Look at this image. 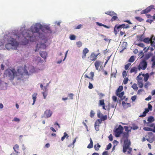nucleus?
<instances>
[{
  "label": "nucleus",
  "instance_id": "e2e57ef3",
  "mask_svg": "<svg viewBox=\"0 0 155 155\" xmlns=\"http://www.w3.org/2000/svg\"><path fill=\"white\" fill-rule=\"evenodd\" d=\"M154 20L153 19H148L146 21V22L150 23V24L153 22Z\"/></svg>",
  "mask_w": 155,
  "mask_h": 155
},
{
  "label": "nucleus",
  "instance_id": "4468645a",
  "mask_svg": "<svg viewBox=\"0 0 155 155\" xmlns=\"http://www.w3.org/2000/svg\"><path fill=\"white\" fill-rule=\"evenodd\" d=\"M89 51V50L87 48H85L83 49L82 52V58H85L86 54L88 53Z\"/></svg>",
  "mask_w": 155,
  "mask_h": 155
},
{
  "label": "nucleus",
  "instance_id": "b1692460",
  "mask_svg": "<svg viewBox=\"0 0 155 155\" xmlns=\"http://www.w3.org/2000/svg\"><path fill=\"white\" fill-rule=\"evenodd\" d=\"M151 40V38H144L143 40V41L147 44H149L150 43Z\"/></svg>",
  "mask_w": 155,
  "mask_h": 155
},
{
  "label": "nucleus",
  "instance_id": "393cba45",
  "mask_svg": "<svg viewBox=\"0 0 155 155\" xmlns=\"http://www.w3.org/2000/svg\"><path fill=\"white\" fill-rule=\"evenodd\" d=\"M137 68L135 67H134L133 68H132L130 70V73H131L134 72L136 74L137 72Z\"/></svg>",
  "mask_w": 155,
  "mask_h": 155
},
{
  "label": "nucleus",
  "instance_id": "e433bc0d",
  "mask_svg": "<svg viewBox=\"0 0 155 155\" xmlns=\"http://www.w3.org/2000/svg\"><path fill=\"white\" fill-rule=\"evenodd\" d=\"M118 18L117 15H114L112 17L110 21H113L115 20H116Z\"/></svg>",
  "mask_w": 155,
  "mask_h": 155
},
{
  "label": "nucleus",
  "instance_id": "bf43d9fd",
  "mask_svg": "<svg viewBox=\"0 0 155 155\" xmlns=\"http://www.w3.org/2000/svg\"><path fill=\"white\" fill-rule=\"evenodd\" d=\"M152 106L150 104H149L147 109H149V110H151L152 109Z\"/></svg>",
  "mask_w": 155,
  "mask_h": 155
},
{
  "label": "nucleus",
  "instance_id": "2f4dec72",
  "mask_svg": "<svg viewBox=\"0 0 155 155\" xmlns=\"http://www.w3.org/2000/svg\"><path fill=\"white\" fill-rule=\"evenodd\" d=\"M101 119H100L101 120V122L102 121H104L107 119V116L106 115L103 116V115L100 118Z\"/></svg>",
  "mask_w": 155,
  "mask_h": 155
},
{
  "label": "nucleus",
  "instance_id": "bb28decb",
  "mask_svg": "<svg viewBox=\"0 0 155 155\" xmlns=\"http://www.w3.org/2000/svg\"><path fill=\"white\" fill-rule=\"evenodd\" d=\"M13 148L15 151L17 153H18V151H17L18 150L19 148V146L18 144H15L14 147H13Z\"/></svg>",
  "mask_w": 155,
  "mask_h": 155
},
{
  "label": "nucleus",
  "instance_id": "79ce46f5",
  "mask_svg": "<svg viewBox=\"0 0 155 155\" xmlns=\"http://www.w3.org/2000/svg\"><path fill=\"white\" fill-rule=\"evenodd\" d=\"M128 79L127 78H125L123 81V83L124 84H127Z\"/></svg>",
  "mask_w": 155,
  "mask_h": 155
},
{
  "label": "nucleus",
  "instance_id": "58836bf2",
  "mask_svg": "<svg viewBox=\"0 0 155 155\" xmlns=\"http://www.w3.org/2000/svg\"><path fill=\"white\" fill-rule=\"evenodd\" d=\"M136 45H137L138 46L141 47V48H144V45L143 43H139L138 44H136Z\"/></svg>",
  "mask_w": 155,
  "mask_h": 155
},
{
  "label": "nucleus",
  "instance_id": "dca6fc26",
  "mask_svg": "<svg viewBox=\"0 0 155 155\" xmlns=\"http://www.w3.org/2000/svg\"><path fill=\"white\" fill-rule=\"evenodd\" d=\"M129 136V134L127 133L124 132L123 133L122 137L123 139H125V140H128V138Z\"/></svg>",
  "mask_w": 155,
  "mask_h": 155
},
{
  "label": "nucleus",
  "instance_id": "6e6d98bb",
  "mask_svg": "<svg viewBox=\"0 0 155 155\" xmlns=\"http://www.w3.org/2000/svg\"><path fill=\"white\" fill-rule=\"evenodd\" d=\"M143 35H142L139 37V40L140 41H143Z\"/></svg>",
  "mask_w": 155,
  "mask_h": 155
},
{
  "label": "nucleus",
  "instance_id": "a211bd4d",
  "mask_svg": "<svg viewBox=\"0 0 155 155\" xmlns=\"http://www.w3.org/2000/svg\"><path fill=\"white\" fill-rule=\"evenodd\" d=\"M40 56L44 59L47 57V53L45 51H42L40 53Z\"/></svg>",
  "mask_w": 155,
  "mask_h": 155
},
{
  "label": "nucleus",
  "instance_id": "f03ea898",
  "mask_svg": "<svg viewBox=\"0 0 155 155\" xmlns=\"http://www.w3.org/2000/svg\"><path fill=\"white\" fill-rule=\"evenodd\" d=\"M5 74L6 76L10 80H13L15 76L20 75L21 77L24 74H25L28 75L27 71L22 67H20L18 68L17 72L14 69H7L5 71Z\"/></svg>",
  "mask_w": 155,
  "mask_h": 155
},
{
  "label": "nucleus",
  "instance_id": "f8f14e48",
  "mask_svg": "<svg viewBox=\"0 0 155 155\" xmlns=\"http://www.w3.org/2000/svg\"><path fill=\"white\" fill-rule=\"evenodd\" d=\"M52 114V112L50 110H47L44 112V116L45 117L49 118L51 116Z\"/></svg>",
  "mask_w": 155,
  "mask_h": 155
},
{
  "label": "nucleus",
  "instance_id": "9b49d317",
  "mask_svg": "<svg viewBox=\"0 0 155 155\" xmlns=\"http://www.w3.org/2000/svg\"><path fill=\"white\" fill-rule=\"evenodd\" d=\"M46 47V45L45 43L41 42L38 43L37 45L36 48L35 50V51L36 52L37 51L41 50V49H45Z\"/></svg>",
  "mask_w": 155,
  "mask_h": 155
},
{
  "label": "nucleus",
  "instance_id": "09e8293b",
  "mask_svg": "<svg viewBox=\"0 0 155 155\" xmlns=\"http://www.w3.org/2000/svg\"><path fill=\"white\" fill-rule=\"evenodd\" d=\"M76 45L78 47H80L82 45V43L81 41H78L76 42Z\"/></svg>",
  "mask_w": 155,
  "mask_h": 155
},
{
  "label": "nucleus",
  "instance_id": "423d86ee",
  "mask_svg": "<svg viewBox=\"0 0 155 155\" xmlns=\"http://www.w3.org/2000/svg\"><path fill=\"white\" fill-rule=\"evenodd\" d=\"M129 27V25L128 24L126 25L125 24H123L118 26H117V25H116L114 28V32L115 35H116L117 33L116 30H117L118 31H119L122 28H127Z\"/></svg>",
  "mask_w": 155,
  "mask_h": 155
},
{
  "label": "nucleus",
  "instance_id": "338daca9",
  "mask_svg": "<svg viewBox=\"0 0 155 155\" xmlns=\"http://www.w3.org/2000/svg\"><path fill=\"white\" fill-rule=\"evenodd\" d=\"M68 96L70 99H72L73 96V94H68Z\"/></svg>",
  "mask_w": 155,
  "mask_h": 155
},
{
  "label": "nucleus",
  "instance_id": "72a5a7b5",
  "mask_svg": "<svg viewBox=\"0 0 155 155\" xmlns=\"http://www.w3.org/2000/svg\"><path fill=\"white\" fill-rule=\"evenodd\" d=\"M101 123V120L100 119H98L95 122L94 125H99Z\"/></svg>",
  "mask_w": 155,
  "mask_h": 155
},
{
  "label": "nucleus",
  "instance_id": "13d9d810",
  "mask_svg": "<svg viewBox=\"0 0 155 155\" xmlns=\"http://www.w3.org/2000/svg\"><path fill=\"white\" fill-rule=\"evenodd\" d=\"M137 96L136 95H134L131 97V100L133 101H134L136 99Z\"/></svg>",
  "mask_w": 155,
  "mask_h": 155
},
{
  "label": "nucleus",
  "instance_id": "3c124183",
  "mask_svg": "<svg viewBox=\"0 0 155 155\" xmlns=\"http://www.w3.org/2000/svg\"><path fill=\"white\" fill-rule=\"evenodd\" d=\"M150 83L149 82H147L144 84V87L146 88H147L148 86L150 85Z\"/></svg>",
  "mask_w": 155,
  "mask_h": 155
},
{
  "label": "nucleus",
  "instance_id": "69168bd1",
  "mask_svg": "<svg viewBox=\"0 0 155 155\" xmlns=\"http://www.w3.org/2000/svg\"><path fill=\"white\" fill-rule=\"evenodd\" d=\"M94 127L96 130L98 131L99 130V125H94Z\"/></svg>",
  "mask_w": 155,
  "mask_h": 155
},
{
  "label": "nucleus",
  "instance_id": "39448f33",
  "mask_svg": "<svg viewBox=\"0 0 155 155\" xmlns=\"http://www.w3.org/2000/svg\"><path fill=\"white\" fill-rule=\"evenodd\" d=\"M124 144L123 147V152L125 153L127 149L128 150L127 151L128 154H130L132 151V148L129 147L131 144L129 140H125L124 141Z\"/></svg>",
  "mask_w": 155,
  "mask_h": 155
},
{
  "label": "nucleus",
  "instance_id": "cd10ccee",
  "mask_svg": "<svg viewBox=\"0 0 155 155\" xmlns=\"http://www.w3.org/2000/svg\"><path fill=\"white\" fill-rule=\"evenodd\" d=\"M131 87L135 91H137L138 89L137 84L136 83L134 84L131 86Z\"/></svg>",
  "mask_w": 155,
  "mask_h": 155
},
{
  "label": "nucleus",
  "instance_id": "1a4fd4ad",
  "mask_svg": "<svg viewBox=\"0 0 155 155\" xmlns=\"http://www.w3.org/2000/svg\"><path fill=\"white\" fill-rule=\"evenodd\" d=\"M123 129V127L120 125L114 131L115 136L116 137H119L120 134L122 133Z\"/></svg>",
  "mask_w": 155,
  "mask_h": 155
},
{
  "label": "nucleus",
  "instance_id": "4c0bfd02",
  "mask_svg": "<svg viewBox=\"0 0 155 155\" xmlns=\"http://www.w3.org/2000/svg\"><path fill=\"white\" fill-rule=\"evenodd\" d=\"M64 136L61 137V140L62 141H63L65 138L67 137V138L68 137V134H67V133L66 132H64Z\"/></svg>",
  "mask_w": 155,
  "mask_h": 155
},
{
  "label": "nucleus",
  "instance_id": "4be33fe9",
  "mask_svg": "<svg viewBox=\"0 0 155 155\" xmlns=\"http://www.w3.org/2000/svg\"><path fill=\"white\" fill-rule=\"evenodd\" d=\"M37 95L38 94L37 93H34L32 95V99L33 100V102L32 103V105H33L35 103Z\"/></svg>",
  "mask_w": 155,
  "mask_h": 155
},
{
  "label": "nucleus",
  "instance_id": "603ef678",
  "mask_svg": "<svg viewBox=\"0 0 155 155\" xmlns=\"http://www.w3.org/2000/svg\"><path fill=\"white\" fill-rule=\"evenodd\" d=\"M111 143H109V144L107 146L106 150H107L110 149L111 148Z\"/></svg>",
  "mask_w": 155,
  "mask_h": 155
},
{
  "label": "nucleus",
  "instance_id": "5701e85b",
  "mask_svg": "<svg viewBox=\"0 0 155 155\" xmlns=\"http://www.w3.org/2000/svg\"><path fill=\"white\" fill-rule=\"evenodd\" d=\"M90 143L87 146V148L89 149L93 147V142L91 138H90Z\"/></svg>",
  "mask_w": 155,
  "mask_h": 155
},
{
  "label": "nucleus",
  "instance_id": "a18cd8bd",
  "mask_svg": "<svg viewBox=\"0 0 155 155\" xmlns=\"http://www.w3.org/2000/svg\"><path fill=\"white\" fill-rule=\"evenodd\" d=\"M103 115V114L100 111H99L97 112V116L98 118H100Z\"/></svg>",
  "mask_w": 155,
  "mask_h": 155
},
{
  "label": "nucleus",
  "instance_id": "774afa93",
  "mask_svg": "<svg viewBox=\"0 0 155 155\" xmlns=\"http://www.w3.org/2000/svg\"><path fill=\"white\" fill-rule=\"evenodd\" d=\"M124 34H125V31H121L120 33V35L122 36H123Z\"/></svg>",
  "mask_w": 155,
  "mask_h": 155
},
{
  "label": "nucleus",
  "instance_id": "4d7b16f0",
  "mask_svg": "<svg viewBox=\"0 0 155 155\" xmlns=\"http://www.w3.org/2000/svg\"><path fill=\"white\" fill-rule=\"evenodd\" d=\"M19 121H20L19 119L17 117H15L14 118V119L12 120L13 121H16V122H19Z\"/></svg>",
  "mask_w": 155,
  "mask_h": 155
},
{
  "label": "nucleus",
  "instance_id": "20e7f679",
  "mask_svg": "<svg viewBox=\"0 0 155 155\" xmlns=\"http://www.w3.org/2000/svg\"><path fill=\"white\" fill-rule=\"evenodd\" d=\"M149 74L148 73L145 74H141L139 73L136 79L137 81V84L140 88H142L143 86V78L144 77V80L145 82H147L149 78Z\"/></svg>",
  "mask_w": 155,
  "mask_h": 155
},
{
  "label": "nucleus",
  "instance_id": "f704fd0d",
  "mask_svg": "<svg viewBox=\"0 0 155 155\" xmlns=\"http://www.w3.org/2000/svg\"><path fill=\"white\" fill-rule=\"evenodd\" d=\"M154 119L153 117H149L147 120V121L150 122H153L154 121Z\"/></svg>",
  "mask_w": 155,
  "mask_h": 155
},
{
  "label": "nucleus",
  "instance_id": "aec40b11",
  "mask_svg": "<svg viewBox=\"0 0 155 155\" xmlns=\"http://www.w3.org/2000/svg\"><path fill=\"white\" fill-rule=\"evenodd\" d=\"M105 14L111 16H113L114 15H117V14L115 13L114 12L111 11H109L105 12Z\"/></svg>",
  "mask_w": 155,
  "mask_h": 155
},
{
  "label": "nucleus",
  "instance_id": "ea45409f",
  "mask_svg": "<svg viewBox=\"0 0 155 155\" xmlns=\"http://www.w3.org/2000/svg\"><path fill=\"white\" fill-rule=\"evenodd\" d=\"M83 27V25L81 24H80L77 26L75 27L74 28V29H78L81 28Z\"/></svg>",
  "mask_w": 155,
  "mask_h": 155
},
{
  "label": "nucleus",
  "instance_id": "f257e3e1",
  "mask_svg": "<svg viewBox=\"0 0 155 155\" xmlns=\"http://www.w3.org/2000/svg\"><path fill=\"white\" fill-rule=\"evenodd\" d=\"M42 25L39 23H36L33 25L31 27V30H27L26 31H23L22 32V35L25 39L27 42L29 41L31 42L35 41L37 37L40 38L42 37V33L39 32L40 30H41Z\"/></svg>",
  "mask_w": 155,
  "mask_h": 155
},
{
  "label": "nucleus",
  "instance_id": "9d476101",
  "mask_svg": "<svg viewBox=\"0 0 155 155\" xmlns=\"http://www.w3.org/2000/svg\"><path fill=\"white\" fill-rule=\"evenodd\" d=\"M147 66V63L145 60H143L140 62L138 68L139 70L142 69L143 70H145Z\"/></svg>",
  "mask_w": 155,
  "mask_h": 155
},
{
  "label": "nucleus",
  "instance_id": "5fc2aeb1",
  "mask_svg": "<svg viewBox=\"0 0 155 155\" xmlns=\"http://www.w3.org/2000/svg\"><path fill=\"white\" fill-rule=\"evenodd\" d=\"M122 75L123 77H125L127 75V73L126 71H124L122 73Z\"/></svg>",
  "mask_w": 155,
  "mask_h": 155
},
{
  "label": "nucleus",
  "instance_id": "680f3d73",
  "mask_svg": "<svg viewBox=\"0 0 155 155\" xmlns=\"http://www.w3.org/2000/svg\"><path fill=\"white\" fill-rule=\"evenodd\" d=\"M112 98L113 101L114 102L116 101L117 100V98L115 96H113Z\"/></svg>",
  "mask_w": 155,
  "mask_h": 155
},
{
  "label": "nucleus",
  "instance_id": "49530a36",
  "mask_svg": "<svg viewBox=\"0 0 155 155\" xmlns=\"http://www.w3.org/2000/svg\"><path fill=\"white\" fill-rule=\"evenodd\" d=\"M135 18L137 20V21H139L140 22H141V21H142L143 20V19H142L140 17H135Z\"/></svg>",
  "mask_w": 155,
  "mask_h": 155
},
{
  "label": "nucleus",
  "instance_id": "864d4df0",
  "mask_svg": "<svg viewBox=\"0 0 155 155\" xmlns=\"http://www.w3.org/2000/svg\"><path fill=\"white\" fill-rule=\"evenodd\" d=\"M42 94L44 97V99H45L47 95V93L46 92H42Z\"/></svg>",
  "mask_w": 155,
  "mask_h": 155
},
{
  "label": "nucleus",
  "instance_id": "c756f323",
  "mask_svg": "<svg viewBox=\"0 0 155 155\" xmlns=\"http://www.w3.org/2000/svg\"><path fill=\"white\" fill-rule=\"evenodd\" d=\"M124 91H123L120 93H116V95L118 96L119 97L121 98H122L124 95Z\"/></svg>",
  "mask_w": 155,
  "mask_h": 155
},
{
  "label": "nucleus",
  "instance_id": "6e6552de",
  "mask_svg": "<svg viewBox=\"0 0 155 155\" xmlns=\"http://www.w3.org/2000/svg\"><path fill=\"white\" fill-rule=\"evenodd\" d=\"M41 30L43 33H51L52 32V31L49 25H42Z\"/></svg>",
  "mask_w": 155,
  "mask_h": 155
},
{
  "label": "nucleus",
  "instance_id": "a19ab883",
  "mask_svg": "<svg viewBox=\"0 0 155 155\" xmlns=\"http://www.w3.org/2000/svg\"><path fill=\"white\" fill-rule=\"evenodd\" d=\"M143 130L145 131H152V128H150L148 127H145L143 128Z\"/></svg>",
  "mask_w": 155,
  "mask_h": 155
},
{
  "label": "nucleus",
  "instance_id": "052dcab7",
  "mask_svg": "<svg viewBox=\"0 0 155 155\" xmlns=\"http://www.w3.org/2000/svg\"><path fill=\"white\" fill-rule=\"evenodd\" d=\"M110 141H112L113 140V136L111 134H110L108 137Z\"/></svg>",
  "mask_w": 155,
  "mask_h": 155
},
{
  "label": "nucleus",
  "instance_id": "2eb2a0df",
  "mask_svg": "<svg viewBox=\"0 0 155 155\" xmlns=\"http://www.w3.org/2000/svg\"><path fill=\"white\" fill-rule=\"evenodd\" d=\"M104 101V99L100 100L99 101V106H102L103 107V109L104 110H106V109L105 108Z\"/></svg>",
  "mask_w": 155,
  "mask_h": 155
},
{
  "label": "nucleus",
  "instance_id": "de8ad7c7",
  "mask_svg": "<svg viewBox=\"0 0 155 155\" xmlns=\"http://www.w3.org/2000/svg\"><path fill=\"white\" fill-rule=\"evenodd\" d=\"M95 114V113H94V111L93 110H91L90 112V116L91 118L93 117Z\"/></svg>",
  "mask_w": 155,
  "mask_h": 155
},
{
  "label": "nucleus",
  "instance_id": "37998d69",
  "mask_svg": "<svg viewBox=\"0 0 155 155\" xmlns=\"http://www.w3.org/2000/svg\"><path fill=\"white\" fill-rule=\"evenodd\" d=\"M153 36H152V37H151V40H150V43H151V45H152V46H153L154 45V44L155 43L154 41H152V39H153Z\"/></svg>",
  "mask_w": 155,
  "mask_h": 155
},
{
  "label": "nucleus",
  "instance_id": "a878e982",
  "mask_svg": "<svg viewBox=\"0 0 155 155\" xmlns=\"http://www.w3.org/2000/svg\"><path fill=\"white\" fill-rule=\"evenodd\" d=\"M123 90V87L122 86H119L116 90V94L120 92Z\"/></svg>",
  "mask_w": 155,
  "mask_h": 155
},
{
  "label": "nucleus",
  "instance_id": "0e129e2a",
  "mask_svg": "<svg viewBox=\"0 0 155 155\" xmlns=\"http://www.w3.org/2000/svg\"><path fill=\"white\" fill-rule=\"evenodd\" d=\"M93 87L92 84L90 82H89L88 88L90 89H91Z\"/></svg>",
  "mask_w": 155,
  "mask_h": 155
},
{
  "label": "nucleus",
  "instance_id": "c9c22d12",
  "mask_svg": "<svg viewBox=\"0 0 155 155\" xmlns=\"http://www.w3.org/2000/svg\"><path fill=\"white\" fill-rule=\"evenodd\" d=\"M134 56H132L130 57L128 61L130 62H133L134 61Z\"/></svg>",
  "mask_w": 155,
  "mask_h": 155
},
{
  "label": "nucleus",
  "instance_id": "ddd939ff",
  "mask_svg": "<svg viewBox=\"0 0 155 155\" xmlns=\"http://www.w3.org/2000/svg\"><path fill=\"white\" fill-rule=\"evenodd\" d=\"M97 56L93 52L91 53L89 57L88 58L90 61H94L97 59Z\"/></svg>",
  "mask_w": 155,
  "mask_h": 155
},
{
  "label": "nucleus",
  "instance_id": "473e14b6",
  "mask_svg": "<svg viewBox=\"0 0 155 155\" xmlns=\"http://www.w3.org/2000/svg\"><path fill=\"white\" fill-rule=\"evenodd\" d=\"M100 145L99 143H97L94 145V148L96 150H99V148H100Z\"/></svg>",
  "mask_w": 155,
  "mask_h": 155
},
{
  "label": "nucleus",
  "instance_id": "412c9836",
  "mask_svg": "<svg viewBox=\"0 0 155 155\" xmlns=\"http://www.w3.org/2000/svg\"><path fill=\"white\" fill-rule=\"evenodd\" d=\"M94 65L96 69L98 70L101 65V62L98 61H96Z\"/></svg>",
  "mask_w": 155,
  "mask_h": 155
},
{
  "label": "nucleus",
  "instance_id": "7c9ffc66",
  "mask_svg": "<svg viewBox=\"0 0 155 155\" xmlns=\"http://www.w3.org/2000/svg\"><path fill=\"white\" fill-rule=\"evenodd\" d=\"M124 128L125 129L126 133H128L129 134V133L131 132V129H129V127H128L125 126L124 127Z\"/></svg>",
  "mask_w": 155,
  "mask_h": 155
},
{
  "label": "nucleus",
  "instance_id": "0eeeda50",
  "mask_svg": "<svg viewBox=\"0 0 155 155\" xmlns=\"http://www.w3.org/2000/svg\"><path fill=\"white\" fill-rule=\"evenodd\" d=\"M154 6L153 5H151L150 6L147 7L146 9L141 11V14H146L150 11L152 9L155 10V8H154ZM153 19L155 20V13L154 14L153 16Z\"/></svg>",
  "mask_w": 155,
  "mask_h": 155
},
{
  "label": "nucleus",
  "instance_id": "f3484780",
  "mask_svg": "<svg viewBox=\"0 0 155 155\" xmlns=\"http://www.w3.org/2000/svg\"><path fill=\"white\" fill-rule=\"evenodd\" d=\"M90 74L91 75L90 77H89L87 74H85L84 76V77L85 78H87L89 79H91L92 80H93V78L94 76V73L93 72H91L90 73Z\"/></svg>",
  "mask_w": 155,
  "mask_h": 155
},
{
  "label": "nucleus",
  "instance_id": "7ed1b4c3",
  "mask_svg": "<svg viewBox=\"0 0 155 155\" xmlns=\"http://www.w3.org/2000/svg\"><path fill=\"white\" fill-rule=\"evenodd\" d=\"M4 37L5 38H7L8 42V43L5 45V47L7 49H15L18 45V43L16 41V40L19 38V36L14 34L12 37L7 35H5Z\"/></svg>",
  "mask_w": 155,
  "mask_h": 155
},
{
  "label": "nucleus",
  "instance_id": "8fccbe9b",
  "mask_svg": "<svg viewBox=\"0 0 155 155\" xmlns=\"http://www.w3.org/2000/svg\"><path fill=\"white\" fill-rule=\"evenodd\" d=\"M130 65H131V64H130V63H128V64H126L125 66V67H124L125 69L126 70H127L128 69V68H129V67L130 66Z\"/></svg>",
  "mask_w": 155,
  "mask_h": 155
},
{
  "label": "nucleus",
  "instance_id": "c03bdc74",
  "mask_svg": "<svg viewBox=\"0 0 155 155\" xmlns=\"http://www.w3.org/2000/svg\"><path fill=\"white\" fill-rule=\"evenodd\" d=\"M76 38V36L74 35H71L70 36V38L71 40H74Z\"/></svg>",
  "mask_w": 155,
  "mask_h": 155
},
{
  "label": "nucleus",
  "instance_id": "c85d7f7f",
  "mask_svg": "<svg viewBox=\"0 0 155 155\" xmlns=\"http://www.w3.org/2000/svg\"><path fill=\"white\" fill-rule=\"evenodd\" d=\"M96 24L97 25H98L99 26H103L104 27L107 28H110L109 27H108L105 25L103 24H102L101 23H100L99 22H96Z\"/></svg>",
  "mask_w": 155,
  "mask_h": 155
},
{
  "label": "nucleus",
  "instance_id": "6ab92c4d",
  "mask_svg": "<svg viewBox=\"0 0 155 155\" xmlns=\"http://www.w3.org/2000/svg\"><path fill=\"white\" fill-rule=\"evenodd\" d=\"M122 104L123 106L126 108H128V107H130L131 106V105L130 103H126L124 101L122 102Z\"/></svg>",
  "mask_w": 155,
  "mask_h": 155
}]
</instances>
